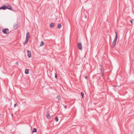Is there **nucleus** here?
Instances as JSON below:
<instances>
[{
	"instance_id": "obj_4",
	"label": "nucleus",
	"mask_w": 134,
	"mask_h": 134,
	"mask_svg": "<svg viewBox=\"0 0 134 134\" xmlns=\"http://www.w3.org/2000/svg\"><path fill=\"white\" fill-rule=\"evenodd\" d=\"M77 46L78 49L80 50H81L82 49V44L81 43H79L77 44Z\"/></svg>"
},
{
	"instance_id": "obj_12",
	"label": "nucleus",
	"mask_w": 134,
	"mask_h": 134,
	"mask_svg": "<svg viewBox=\"0 0 134 134\" xmlns=\"http://www.w3.org/2000/svg\"><path fill=\"white\" fill-rule=\"evenodd\" d=\"M116 43L115 42H113L112 44V45L111 46V47L112 48H113L114 47V46L116 45Z\"/></svg>"
},
{
	"instance_id": "obj_16",
	"label": "nucleus",
	"mask_w": 134,
	"mask_h": 134,
	"mask_svg": "<svg viewBox=\"0 0 134 134\" xmlns=\"http://www.w3.org/2000/svg\"><path fill=\"white\" fill-rule=\"evenodd\" d=\"M29 39L26 38V40L25 41V43L24 44V45H25L28 42V40Z\"/></svg>"
},
{
	"instance_id": "obj_18",
	"label": "nucleus",
	"mask_w": 134,
	"mask_h": 134,
	"mask_svg": "<svg viewBox=\"0 0 134 134\" xmlns=\"http://www.w3.org/2000/svg\"><path fill=\"white\" fill-rule=\"evenodd\" d=\"M57 98L59 100H60L61 99V97L59 95L57 97Z\"/></svg>"
},
{
	"instance_id": "obj_17",
	"label": "nucleus",
	"mask_w": 134,
	"mask_h": 134,
	"mask_svg": "<svg viewBox=\"0 0 134 134\" xmlns=\"http://www.w3.org/2000/svg\"><path fill=\"white\" fill-rule=\"evenodd\" d=\"M44 44V43L43 41H41V42L40 43V47H41V46H42Z\"/></svg>"
},
{
	"instance_id": "obj_14",
	"label": "nucleus",
	"mask_w": 134,
	"mask_h": 134,
	"mask_svg": "<svg viewBox=\"0 0 134 134\" xmlns=\"http://www.w3.org/2000/svg\"><path fill=\"white\" fill-rule=\"evenodd\" d=\"M37 129L35 128H34L32 130V132L34 133L35 132H37Z\"/></svg>"
},
{
	"instance_id": "obj_19",
	"label": "nucleus",
	"mask_w": 134,
	"mask_h": 134,
	"mask_svg": "<svg viewBox=\"0 0 134 134\" xmlns=\"http://www.w3.org/2000/svg\"><path fill=\"white\" fill-rule=\"evenodd\" d=\"M81 95L82 97V98L83 99V98L84 95V94L83 93V92H81Z\"/></svg>"
},
{
	"instance_id": "obj_21",
	"label": "nucleus",
	"mask_w": 134,
	"mask_h": 134,
	"mask_svg": "<svg viewBox=\"0 0 134 134\" xmlns=\"http://www.w3.org/2000/svg\"><path fill=\"white\" fill-rule=\"evenodd\" d=\"M117 40L115 39H114V41H113V42L116 43V41H117Z\"/></svg>"
},
{
	"instance_id": "obj_25",
	"label": "nucleus",
	"mask_w": 134,
	"mask_h": 134,
	"mask_svg": "<svg viewBox=\"0 0 134 134\" xmlns=\"http://www.w3.org/2000/svg\"><path fill=\"white\" fill-rule=\"evenodd\" d=\"M85 78L86 79H87V76H85Z\"/></svg>"
},
{
	"instance_id": "obj_6",
	"label": "nucleus",
	"mask_w": 134,
	"mask_h": 134,
	"mask_svg": "<svg viewBox=\"0 0 134 134\" xmlns=\"http://www.w3.org/2000/svg\"><path fill=\"white\" fill-rule=\"evenodd\" d=\"M5 4L3 5L2 7H0V10H5L6 9Z\"/></svg>"
},
{
	"instance_id": "obj_10",
	"label": "nucleus",
	"mask_w": 134,
	"mask_h": 134,
	"mask_svg": "<svg viewBox=\"0 0 134 134\" xmlns=\"http://www.w3.org/2000/svg\"><path fill=\"white\" fill-rule=\"evenodd\" d=\"M29 73V70L28 69H26L25 71V73L26 74H28Z\"/></svg>"
},
{
	"instance_id": "obj_3",
	"label": "nucleus",
	"mask_w": 134,
	"mask_h": 134,
	"mask_svg": "<svg viewBox=\"0 0 134 134\" xmlns=\"http://www.w3.org/2000/svg\"><path fill=\"white\" fill-rule=\"evenodd\" d=\"M4 34H7L9 33V30L8 29H5L2 30Z\"/></svg>"
},
{
	"instance_id": "obj_5",
	"label": "nucleus",
	"mask_w": 134,
	"mask_h": 134,
	"mask_svg": "<svg viewBox=\"0 0 134 134\" xmlns=\"http://www.w3.org/2000/svg\"><path fill=\"white\" fill-rule=\"evenodd\" d=\"M19 26V24L18 23L15 24L14 25L13 27L14 29H17Z\"/></svg>"
},
{
	"instance_id": "obj_26",
	"label": "nucleus",
	"mask_w": 134,
	"mask_h": 134,
	"mask_svg": "<svg viewBox=\"0 0 134 134\" xmlns=\"http://www.w3.org/2000/svg\"><path fill=\"white\" fill-rule=\"evenodd\" d=\"M64 107L65 108H67V106H64Z\"/></svg>"
},
{
	"instance_id": "obj_11",
	"label": "nucleus",
	"mask_w": 134,
	"mask_h": 134,
	"mask_svg": "<svg viewBox=\"0 0 134 134\" xmlns=\"http://www.w3.org/2000/svg\"><path fill=\"white\" fill-rule=\"evenodd\" d=\"M55 26L54 24L53 23H50V26L51 27L53 28Z\"/></svg>"
},
{
	"instance_id": "obj_28",
	"label": "nucleus",
	"mask_w": 134,
	"mask_h": 134,
	"mask_svg": "<svg viewBox=\"0 0 134 134\" xmlns=\"http://www.w3.org/2000/svg\"><path fill=\"white\" fill-rule=\"evenodd\" d=\"M85 17L86 18H87V16H85Z\"/></svg>"
},
{
	"instance_id": "obj_20",
	"label": "nucleus",
	"mask_w": 134,
	"mask_h": 134,
	"mask_svg": "<svg viewBox=\"0 0 134 134\" xmlns=\"http://www.w3.org/2000/svg\"><path fill=\"white\" fill-rule=\"evenodd\" d=\"M55 120L56 121V122L58 121V117H55Z\"/></svg>"
},
{
	"instance_id": "obj_13",
	"label": "nucleus",
	"mask_w": 134,
	"mask_h": 134,
	"mask_svg": "<svg viewBox=\"0 0 134 134\" xmlns=\"http://www.w3.org/2000/svg\"><path fill=\"white\" fill-rule=\"evenodd\" d=\"M115 39L117 40L118 38V34L115 31Z\"/></svg>"
},
{
	"instance_id": "obj_1",
	"label": "nucleus",
	"mask_w": 134,
	"mask_h": 134,
	"mask_svg": "<svg viewBox=\"0 0 134 134\" xmlns=\"http://www.w3.org/2000/svg\"><path fill=\"white\" fill-rule=\"evenodd\" d=\"M99 69L100 70L101 74H102L101 76H104V70L103 67V66L101 65H100V67L99 68Z\"/></svg>"
},
{
	"instance_id": "obj_27",
	"label": "nucleus",
	"mask_w": 134,
	"mask_h": 134,
	"mask_svg": "<svg viewBox=\"0 0 134 134\" xmlns=\"http://www.w3.org/2000/svg\"><path fill=\"white\" fill-rule=\"evenodd\" d=\"M105 89V88L104 87H103V89L104 90Z\"/></svg>"
},
{
	"instance_id": "obj_15",
	"label": "nucleus",
	"mask_w": 134,
	"mask_h": 134,
	"mask_svg": "<svg viewBox=\"0 0 134 134\" xmlns=\"http://www.w3.org/2000/svg\"><path fill=\"white\" fill-rule=\"evenodd\" d=\"M62 27V25L60 24H59L57 25V27L59 29H60Z\"/></svg>"
},
{
	"instance_id": "obj_7",
	"label": "nucleus",
	"mask_w": 134,
	"mask_h": 134,
	"mask_svg": "<svg viewBox=\"0 0 134 134\" xmlns=\"http://www.w3.org/2000/svg\"><path fill=\"white\" fill-rule=\"evenodd\" d=\"M27 55L29 58H30L31 57V52L30 51L28 50H27Z\"/></svg>"
},
{
	"instance_id": "obj_8",
	"label": "nucleus",
	"mask_w": 134,
	"mask_h": 134,
	"mask_svg": "<svg viewBox=\"0 0 134 134\" xmlns=\"http://www.w3.org/2000/svg\"><path fill=\"white\" fill-rule=\"evenodd\" d=\"M30 37V35L29 32H27L26 34V38L29 39Z\"/></svg>"
},
{
	"instance_id": "obj_9",
	"label": "nucleus",
	"mask_w": 134,
	"mask_h": 134,
	"mask_svg": "<svg viewBox=\"0 0 134 134\" xmlns=\"http://www.w3.org/2000/svg\"><path fill=\"white\" fill-rule=\"evenodd\" d=\"M46 116L47 118L48 119H50L51 118V117L50 116L49 114L48 113H47Z\"/></svg>"
},
{
	"instance_id": "obj_29",
	"label": "nucleus",
	"mask_w": 134,
	"mask_h": 134,
	"mask_svg": "<svg viewBox=\"0 0 134 134\" xmlns=\"http://www.w3.org/2000/svg\"><path fill=\"white\" fill-rule=\"evenodd\" d=\"M16 63L17 64H18V62H16Z\"/></svg>"
},
{
	"instance_id": "obj_22",
	"label": "nucleus",
	"mask_w": 134,
	"mask_h": 134,
	"mask_svg": "<svg viewBox=\"0 0 134 134\" xmlns=\"http://www.w3.org/2000/svg\"><path fill=\"white\" fill-rule=\"evenodd\" d=\"M55 77L57 79V74H56V73L55 74Z\"/></svg>"
},
{
	"instance_id": "obj_30",
	"label": "nucleus",
	"mask_w": 134,
	"mask_h": 134,
	"mask_svg": "<svg viewBox=\"0 0 134 134\" xmlns=\"http://www.w3.org/2000/svg\"><path fill=\"white\" fill-rule=\"evenodd\" d=\"M115 86H118V85Z\"/></svg>"
},
{
	"instance_id": "obj_24",
	"label": "nucleus",
	"mask_w": 134,
	"mask_h": 134,
	"mask_svg": "<svg viewBox=\"0 0 134 134\" xmlns=\"http://www.w3.org/2000/svg\"><path fill=\"white\" fill-rule=\"evenodd\" d=\"M130 22H131V23L132 24L133 23V21L132 20H131L130 21Z\"/></svg>"
},
{
	"instance_id": "obj_2",
	"label": "nucleus",
	"mask_w": 134,
	"mask_h": 134,
	"mask_svg": "<svg viewBox=\"0 0 134 134\" xmlns=\"http://www.w3.org/2000/svg\"><path fill=\"white\" fill-rule=\"evenodd\" d=\"M6 9L10 10H13V9L11 5L8 4H6Z\"/></svg>"
},
{
	"instance_id": "obj_23",
	"label": "nucleus",
	"mask_w": 134,
	"mask_h": 134,
	"mask_svg": "<svg viewBox=\"0 0 134 134\" xmlns=\"http://www.w3.org/2000/svg\"><path fill=\"white\" fill-rule=\"evenodd\" d=\"M17 105V106H18V105L17 104V103H16L14 105V107H15Z\"/></svg>"
}]
</instances>
